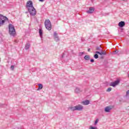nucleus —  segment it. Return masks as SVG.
Masks as SVG:
<instances>
[{
	"label": "nucleus",
	"mask_w": 129,
	"mask_h": 129,
	"mask_svg": "<svg viewBox=\"0 0 129 129\" xmlns=\"http://www.w3.org/2000/svg\"><path fill=\"white\" fill-rule=\"evenodd\" d=\"M98 119H97L95 121V125H96L97 124V123L98 122Z\"/></svg>",
	"instance_id": "23"
},
{
	"label": "nucleus",
	"mask_w": 129,
	"mask_h": 129,
	"mask_svg": "<svg viewBox=\"0 0 129 129\" xmlns=\"http://www.w3.org/2000/svg\"><path fill=\"white\" fill-rule=\"evenodd\" d=\"M90 129H97V127H93V126H90Z\"/></svg>",
	"instance_id": "26"
},
{
	"label": "nucleus",
	"mask_w": 129,
	"mask_h": 129,
	"mask_svg": "<svg viewBox=\"0 0 129 129\" xmlns=\"http://www.w3.org/2000/svg\"><path fill=\"white\" fill-rule=\"evenodd\" d=\"M57 34L56 32H54V38L55 41H59V37H58V36L57 35Z\"/></svg>",
	"instance_id": "11"
},
{
	"label": "nucleus",
	"mask_w": 129,
	"mask_h": 129,
	"mask_svg": "<svg viewBox=\"0 0 129 129\" xmlns=\"http://www.w3.org/2000/svg\"><path fill=\"white\" fill-rule=\"evenodd\" d=\"M39 2H44V1H45V0H39Z\"/></svg>",
	"instance_id": "30"
},
{
	"label": "nucleus",
	"mask_w": 129,
	"mask_h": 129,
	"mask_svg": "<svg viewBox=\"0 0 129 129\" xmlns=\"http://www.w3.org/2000/svg\"><path fill=\"white\" fill-rule=\"evenodd\" d=\"M125 25V23L123 21H121L118 23V26L120 28H122L123 27H124V25Z\"/></svg>",
	"instance_id": "10"
},
{
	"label": "nucleus",
	"mask_w": 129,
	"mask_h": 129,
	"mask_svg": "<svg viewBox=\"0 0 129 129\" xmlns=\"http://www.w3.org/2000/svg\"><path fill=\"white\" fill-rule=\"evenodd\" d=\"M27 10H28V12L31 16H36V15L37 14V12L36 11V9H35V8H34V7L29 8Z\"/></svg>",
	"instance_id": "3"
},
{
	"label": "nucleus",
	"mask_w": 129,
	"mask_h": 129,
	"mask_svg": "<svg viewBox=\"0 0 129 129\" xmlns=\"http://www.w3.org/2000/svg\"><path fill=\"white\" fill-rule=\"evenodd\" d=\"M82 103L84 105H88V104L90 103V102L89 101V100H86L83 101Z\"/></svg>",
	"instance_id": "12"
},
{
	"label": "nucleus",
	"mask_w": 129,
	"mask_h": 129,
	"mask_svg": "<svg viewBox=\"0 0 129 129\" xmlns=\"http://www.w3.org/2000/svg\"><path fill=\"white\" fill-rule=\"evenodd\" d=\"M94 11H95V8H94V7H90L86 12L87 14H93V13H94Z\"/></svg>",
	"instance_id": "6"
},
{
	"label": "nucleus",
	"mask_w": 129,
	"mask_h": 129,
	"mask_svg": "<svg viewBox=\"0 0 129 129\" xmlns=\"http://www.w3.org/2000/svg\"><path fill=\"white\" fill-rule=\"evenodd\" d=\"M43 88V85L39 84H38V90H41Z\"/></svg>",
	"instance_id": "16"
},
{
	"label": "nucleus",
	"mask_w": 129,
	"mask_h": 129,
	"mask_svg": "<svg viewBox=\"0 0 129 129\" xmlns=\"http://www.w3.org/2000/svg\"><path fill=\"white\" fill-rule=\"evenodd\" d=\"M92 3H93V0H91Z\"/></svg>",
	"instance_id": "33"
},
{
	"label": "nucleus",
	"mask_w": 129,
	"mask_h": 129,
	"mask_svg": "<svg viewBox=\"0 0 129 129\" xmlns=\"http://www.w3.org/2000/svg\"><path fill=\"white\" fill-rule=\"evenodd\" d=\"M9 34L12 35V36H14L15 34H16V30H15V26L13 25L12 24H10L9 26Z\"/></svg>",
	"instance_id": "2"
},
{
	"label": "nucleus",
	"mask_w": 129,
	"mask_h": 129,
	"mask_svg": "<svg viewBox=\"0 0 129 129\" xmlns=\"http://www.w3.org/2000/svg\"><path fill=\"white\" fill-rule=\"evenodd\" d=\"M119 83V80H117L114 82H112L110 84V86H112L113 87H115L116 85H118Z\"/></svg>",
	"instance_id": "7"
},
{
	"label": "nucleus",
	"mask_w": 129,
	"mask_h": 129,
	"mask_svg": "<svg viewBox=\"0 0 129 129\" xmlns=\"http://www.w3.org/2000/svg\"><path fill=\"white\" fill-rule=\"evenodd\" d=\"M94 58H95V59H97V58H98V54H95L94 55Z\"/></svg>",
	"instance_id": "21"
},
{
	"label": "nucleus",
	"mask_w": 129,
	"mask_h": 129,
	"mask_svg": "<svg viewBox=\"0 0 129 129\" xmlns=\"http://www.w3.org/2000/svg\"><path fill=\"white\" fill-rule=\"evenodd\" d=\"M77 110H78L79 111H81V110H83V106L81 105H78L76 106Z\"/></svg>",
	"instance_id": "8"
},
{
	"label": "nucleus",
	"mask_w": 129,
	"mask_h": 129,
	"mask_svg": "<svg viewBox=\"0 0 129 129\" xmlns=\"http://www.w3.org/2000/svg\"><path fill=\"white\" fill-rule=\"evenodd\" d=\"M33 2L32 1H28L26 3V8L27 9H30L31 8H33Z\"/></svg>",
	"instance_id": "5"
},
{
	"label": "nucleus",
	"mask_w": 129,
	"mask_h": 129,
	"mask_svg": "<svg viewBox=\"0 0 129 129\" xmlns=\"http://www.w3.org/2000/svg\"><path fill=\"white\" fill-rule=\"evenodd\" d=\"M112 109V108H111V106H108L105 108V112H110V110Z\"/></svg>",
	"instance_id": "9"
},
{
	"label": "nucleus",
	"mask_w": 129,
	"mask_h": 129,
	"mask_svg": "<svg viewBox=\"0 0 129 129\" xmlns=\"http://www.w3.org/2000/svg\"><path fill=\"white\" fill-rule=\"evenodd\" d=\"M84 59L88 61L90 59V56L89 55H85L84 57Z\"/></svg>",
	"instance_id": "15"
},
{
	"label": "nucleus",
	"mask_w": 129,
	"mask_h": 129,
	"mask_svg": "<svg viewBox=\"0 0 129 129\" xmlns=\"http://www.w3.org/2000/svg\"><path fill=\"white\" fill-rule=\"evenodd\" d=\"M118 53V50H116L113 52V55H115V54H117Z\"/></svg>",
	"instance_id": "20"
},
{
	"label": "nucleus",
	"mask_w": 129,
	"mask_h": 129,
	"mask_svg": "<svg viewBox=\"0 0 129 129\" xmlns=\"http://www.w3.org/2000/svg\"><path fill=\"white\" fill-rule=\"evenodd\" d=\"M91 62H94V59H91Z\"/></svg>",
	"instance_id": "29"
},
{
	"label": "nucleus",
	"mask_w": 129,
	"mask_h": 129,
	"mask_svg": "<svg viewBox=\"0 0 129 129\" xmlns=\"http://www.w3.org/2000/svg\"><path fill=\"white\" fill-rule=\"evenodd\" d=\"M39 35L40 37H42V35H43V30L41 29H39Z\"/></svg>",
	"instance_id": "19"
},
{
	"label": "nucleus",
	"mask_w": 129,
	"mask_h": 129,
	"mask_svg": "<svg viewBox=\"0 0 129 129\" xmlns=\"http://www.w3.org/2000/svg\"><path fill=\"white\" fill-rule=\"evenodd\" d=\"M100 55H106V51L105 50L101 51L100 52Z\"/></svg>",
	"instance_id": "18"
},
{
	"label": "nucleus",
	"mask_w": 129,
	"mask_h": 129,
	"mask_svg": "<svg viewBox=\"0 0 129 129\" xmlns=\"http://www.w3.org/2000/svg\"><path fill=\"white\" fill-rule=\"evenodd\" d=\"M69 108L72 111H75V110H77L76 106H74V107L71 106V107H70Z\"/></svg>",
	"instance_id": "13"
},
{
	"label": "nucleus",
	"mask_w": 129,
	"mask_h": 129,
	"mask_svg": "<svg viewBox=\"0 0 129 129\" xmlns=\"http://www.w3.org/2000/svg\"><path fill=\"white\" fill-rule=\"evenodd\" d=\"M12 70H14V68H15V67L14 66H11V67Z\"/></svg>",
	"instance_id": "27"
},
{
	"label": "nucleus",
	"mask_w": 129,
	"mask_h": 129,
	"mask_svg": "<svg viewBox=\"0 0 129 129\" xmlns=\"http://www.w3.org/2000/svg\"><path fill=\"white\" fill-rule=\"evenodd\" d=\"M111 88H110V87H109V88H108L107 89V90H106V91L107 92H110V91L111 90Z\"/></svg>",
	"instance_id": "22"
},
{
	"label": "nucleus",
	"mask_w": 129,
	"mask_h": 129,
	"mask_svg": "<svg viewBox=\"0 0 129 129\" xmlns=\"http://www.w3.org/2000/svg\"><path fill=\"white\" fill-rule=\"evenodd\" d=\"M44 25L47 30H48V31H51L52 29V24H51V22L49 19H47L45 21Z\"/></svg>",
	"instance_id": "1"
},
{
	"label": "nucleus",
	"mask_w": 129,
	"mask_h": 129,
	"mask_svg": "<svg viewBox=\"0 0 129 129\" xmlns=\"http://www.w3.org/2000/svg\"><path fill=\"white\" fill-rule=\"evenodd\" d=\"M96 54H99V55H100V52L99 51H96Z\"/></svg>",
	"instance_id": "28"
},
{
	"label": "nucleus",
	"mask_w": 129,
	"mask_h": 129,
	"mask_svg": "<svg viewBox=\"0 0 129 129\" xmlns=\"http://www.w3.org/2000/svg\"><path fill=\"white\" fill-rule=\"evenodd\" d=\"M75 92H76V93H80L81 90L79 88H76L75 90Z\"/></svg>",
	"instance_id": "14"
},
{
	"label": "nucleus",
	"mask_w": 129,
	"mask_h": 129,
	"mask_svg": "<svg viewBox=\"0 0 129 129\" xmlns=\"http://www.w3.org/2000/svg\"><path fill=\"white\" fill-rule=\"evenodd\" d=\"M81 53L82 54H84V52H81Z\"/></svg>",
	"instance_id": "32"
},
{
	"label": "nucleus",
	"mask_w": 129,
	"mask_h": 129,
	"mask_svg": "<svg viewBox=\"0 0 129 129\" xmlns=\"http://www.w3.org/2000/svg\"><path fill=\"white\" fill-rule=\"evenodd\" d=\"M88 52H90V48H89V49H88Z\"/></svg>",
	"instance_id": "31"
},
{
	"label": "nucleus",
	"mask_w": 129,
	"mask_h": 129,
	"mask_svg": "<svg viewBox=\"0 0 129 129\" xmlns=\"http://www.w3.org/2000/svg\"><path fill=\"white\" fill-rule=\"evenodd\" d=\"M30 43H27L25 46V49L26 50H28V49H29V48H30Z\"/></svg>",
	"instance_id": "17"
},
{
	"label": "nucleus",
	"mask_w": 129,
	"mask_h": 129,
	"mask_svg": "<svg viewBox=\"0 0 129 129\" xmlns=\"http://www.w3.org/2000/svg\"><path fill=\"white\" fill-rule=\"evenodd\" d=\"M6 21H8V18L3 16L2 15H0V27L5 24Z\"/></svg>",
	"instance_id": "4"
},
{
	"label": "nucleus",
	"mask_w": 129,
	"mask_h": 129,
	"mask_svg": "<svg viewBox=\"0 0 129 129\" xmlns=\"http://www.w3.org/2000/svg\"><path fill=\"white\" fill-rule=\"evenodd\" d=\"M126 96H129V90L126 92Z\"/></svg>",
	"instance_id": "25"
},
{
	"label": "nucleus",
	"mask_w": 129,
	"mask_h": 129,
	"mask_svg": "<svg viewBox=\"0 0 129 129\" xmlns=\"http://www.w3.org/2000/svg\"><path fill=\"white\" fill-rule=\"evenodd\" d=\"M100 48H101V46L100 45V47H96V50H100Z\"/></svg>",
	"instance_id": "24"
}]
</instances>
